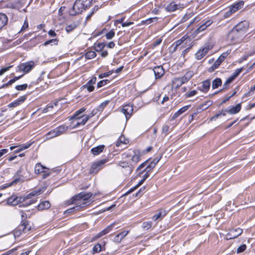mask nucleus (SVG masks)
Instances as JSON below:
<instances>
[{"instance_id": "b1692460", "label": "nucleus", "mask_w": 255, "mask_h": 255, "mask_svg": "<svg viewBox=\"0 0 255 255\" xmlns=\"http://www.w3.org/2000/svg\"><path fill=\"white\" fill-rule=\"evenodd\" d=\"M19 226H22L24 233H28L31 229V226L30 224V222L28 221L21 222V224L19 225Z\"/></svg>"}, {"instance_id": "e2e57ef3", "label": "nucleus", "mask_w": 255, "mask_h": 255, "mask_svg": "<svg viewBox=\"0 0 255 255\" xmlns=\"http://www.w3.org/2000/svg\"><path fill=\"white\" fill-rule=\"evenodd\" d=\"M190 107V105L185 106L180 109L178 111V113H179V114H182L183 113H184L185 111H186Z\"/></svg>"}, {"instance_id": "a211bd4d", "label": "nucleus", "mask_w": 255, "mask_h": 255, "mask_svg": "<svg viewBox=\"0 0 255 255\" xmlns=\"http://www.w3.org/2000/svg\"><path fill=\"white\" fill-rule=\"evenodd\" d=\"M241 109V104H238L235 107H230L225 110V112L231 115H234L239 113Z\"/></svg>"}, {"instance_id": "9d476101", "label": "nucleus", "mask_w": 255, "mask_h": 255, "mask_svg": "<svg viewBox=\"0 0 255 255\" xmlns=\"http://www.w3.org/2000/svg\"><path fill=\"white\" fill-rule=\"evenodd\" d=\"M249 27V23L247 21H243L237 24L234 28L237 30L243 32L245 35Z\"/></svg>"}, {"instance_id": "6e6552de", "label": "nucleus", "mask_w": 255, "mask_h": 255, "mask_svg": "<svg viewBox=\"0 0 255 255\" xmlns=\"http://www.w3.org/2000/svg\"><path fill=\"white\" fill-rule=\"evenodd\" d=\"M34 62L30 61L27 62L21 63L19 65L18 69L20 71H23L25 73H28L34 66Z\"/></svg>"}, {"instance_id": "3c124183", "label": "nucleus", "mask_w": 255, "mask_h": 255, "mask_svg": "<svg viewBox=\"0 0 255 255\" xmlns=\"http://www.w3.org/2000/svg\"><path fill=\"white\" fill-rule=\"evenodd\" d=\"M212 103H213L212 101H208L206 102L204 104H202V105H201L200 106L201 109H206L208 107H209L210 106H211Z\"/></svg>"}, {"instance_id": "72a5a7b5", "label": "nucleus", "mask_w": 255, "mask_h": 255, "mask_svg": "<svg viewBox=\"0 0 255 255\" xmlns=\"http://www.w3.org/2000/svg\"><path fill=\"white\" fill-rule=\"evenodd\" d=\"M23 228L22 226H20L19 225L13 231V235L15 238L19 237L22 233H23Z\"/></svg>"}, {"instance_id": "c85d7f7f", "label": "nucleus", "mask_w": 255, "mask_h": 255, "mask_svg": "<svg viewBox=\"0 0 255 255\" xmlns=\"http://www.w3.org/2000/svg\"><path fill=\"white\" fill-rule=\"evenodd\" d=\"M46 168L42 166L40 163H38L36 164L34 168L35 173L36 174H40L44 171Z\"/></svg>"}, {"instance_id": "aec40b11", "label": "nucleus", "mask_w": 255, "mask_h": 255, "mask_svg": "<svg viewBox=\"0 0 255 255\" xmlns=\"http://www.w3.org/2000/svg\"><path fill=\"white\" fill-rule=\"evenodd\" d=\"M243 1H240L238 2L233 4L230 7V12L234 13L238 10L242 8L244 6Z\"/></svg>"}, {"instance_id": "c9c22d12", "label": "nucleus", "mask_w": 255, "mask_h": 255, "mask_svg": "<svg viewBox=\"0 0 255 255\" xmlns=\"http://www.w3.org/2000/svg\"><path fill=\"white\" fill-rule=\"evenodd\" d=\"M86 110V109L84 108H82L80 109L79 110L76 111L75 113L74 114V116L71 118V119H75L76 120H79L81 117H79V115L80 114H82L84 113Z\"/></svg>"}, {"instance_id": "0e129e2a", "label": "nucleus", "mask_w": 255, "mask_h": 255, "mask_svg": "<svg viewBox=\"0 0 255 255\" xmlns=\"http://www.w3.org/2000/svg\"><path fill=\"white\" fill-rule=\"evenodd\" d=\"M155 165H154L152 162L147 166L146 168L144 170V171L149 172L151 169H153L155 167Z\"/></svg>"}, {"instance_id": "1a4fd4ad", "label": "nucleus", "mask_w": 255, "mask_h": 255, "mask_svg": "<svg viewBox=\"0 0 255 255\" xmlns=\"http://www.w3.org/2000/svg\"><path fill=\"white\" fill-rule=\"evenodd\" d=\"M212 46L209 44L205 45L202 48L198 50L195 54L196 58L197 60H201L203 58L208 52V51L211 49Z\"/></svg>"}, {"instance_id": "423d86ee", "label": "nucleus", "mask_w": 255, "mask_h": 255, "mask_svg": "<svg viewBox=\"0 0 255 255\" xmlns=\"http://www.w3.org/2000/svg\"><path fill=\"white\" fill-rule=\"evenodd\" d=\"M107 161L108 160L105 159L93 163L90 168V173L91 174L97 173L102 169V166L105 164Z\"/></svg>"}, {"instance_id": "a19ab883", "label": "nucleus", "mask_w": 255, "mask_h": 255, "mask_svg": "<svg viewBox=\"0 0 255 255\" xmlns=\"http://www.w3.org/2000/svg\"><path fill=\"white\" fill-rule=\"evenodd\" d=\"M158 19L157 17H154L152 18H149L146 20H145L143 22V24H149L152 22H156Z\"/></svg>"}, {"instance_id": "c756f323", "label": "nucleus", "mask_w": 255, "mask_h": 255, "mask_svg": "<svg viewBox=\"0 0 255 255\" xmlns=\"http://www.w3.org/2000/svg\"><path fill=\"white\" fill-rule=\"evenodd\" d=\"M118 165L123 168H128V171L129 173H131L133 170V168L132 167H130L128 163L126 161H120L118 163Z\"/></svg>"}, {"instance_id": "20e7f679", "label": "nucleus", "mask_w": 255, "mask_h": 255, "mask_svg": "<svg viewBox=\"0 0 255 255\" xmlns=\"http://www.w3.org/2000/svg\"><path fill=\"white\" fill-rule=\"evenodd\" d=\"M245 34L240 31L237 30L234 27L229 32L228 35V38L233 43L240 42L243 39Z\"/></svg>"}, {"instance_id": "a878e982", "label": "nucleus", "mask_w": 255, "mask_h": 255, "mask_svg": "<svg viewBox=\"0 0 255 255\" xmlns=\"http://www.w3.org/2000/svg\"><path fill=\"white\" fill-rule=\"evenodd\" d=\"M8 18L7 16L2 13H0V30L7 23Z\"/></svg>"}, {"instance_id": "052dcab7", "label": "nucleus", "mask_w": 255, "mask_h": 255, "mask_svg": "<svg viewBox=\"0 0 255 255\" xmlns=\"http://www.w3.org/2000/svg\"><path fill=\"white\" fill-rule=\"evenodd\" d=\"M169 127L168 125H164L162 127V133L166 135L169 133Z\"/></svg>"}, {"instance_id": "393cba45", "label": "nucleus", "mask_w": 255, "mask_h": 255, "mask_svg": "<svg viewBox=\"0 0 255 255\" xmlns=\"http://www.w3.org/2000/svg\"><path fill=\"white\" fill-rule=\"evenodd\" d=\"M105 148L104 145H100L91 149V152L95 155L99 154L102 152Z\"/></svg>"}, {"instance_id": "dca6fc26", "label": "nucleus", "mask_w": 255, "mask_h": 255, "mask_svg": "<svg viewBox=\"0 0 255 255\" xmlns=\"http://www.w3.org/2000/svg\"><path fill=\"white\" fill-rule=\"evenodd\" d=\"M115 223H113L109 226H108L106 229L101 231L100 233H99L95 237L94 239L93 240H95L99 238L106 235L109 232H110L112 230L114 226H115Z\"/></svg>"}, {"instance_id": "9b49d317", "label": "nucleus", "mask_w": 255, "mask_h": 255, "mask_svg": "<svg viewBox=\"0 0 255 255\" xmlns=\"http://www.w3.org/2000/svg\"><path fill=\"white\" fill-rule=\"evenodd\" d=\"M243 231L240 228L231 230L226 235L227 240H231L238 237L242 234Z\"/></svg>"}, {"instance_id": "6e6d98bb", "label": "nucleus", "mask_w": 255, "mask_h": 255, "mask_svg": "<svg viewBox=\"0 0 255 255\" xmlns=\"http://www.w3.org/2000/svg\"><path fill=\"white\" fill-rule=\"evenodd\" d=\"M151 222H145L142 224V227L146 230L150 229L152 226Z\"/></svg>"}, {"instance_id": "2eb2a0df", "label": "nucleus", "mask_w": 255, "mask_h": 255, "mask_svg": "<svg viewBox=\"0 0 255 255\" xmlns=\"http://www.w3.org/2000/svg\"><path fill=\"white\" fill-rule=\"evenodd\" d=\"M194 73L193 71L189 70L181 77H179L183 84L188 82L194 76Z\"/></svg>"}, {"instance_id": "f03ea898", "label": "nucleus", "mask_w": 255, "mask_h": 255, "mask_svg": "<svg viewBox=\"0 0 255 255\" xmlns=\"http://www.w3.org/2000/svg\"><path fill=\"white\" fill-rule=\"evenodd\" d=\"M93 0H76L70 11V14L76 15L81 13L90 7L93 4Z\"/></svg>"}, {"instance_id": "4d7b16f0", "label": "nucleus", "mask_w": 255, "mask_h": 255, "mask_svg": "<svg viewBox=\"0 0 255 255\" xmlns=\"http://www.w3.org/2000/svg\"><path fill=\"white\" fill-rule=\"evenodd\" d=\"M27 87V84H24L21 85H17L15 86V89L18 91H22L25 90Z\"/></svg>"}, {"instance_id": "e433bc0d", "label": "nucleus", "mask_w": 255, "mask_h": 255, "mask_svg": "<svg viewBox=\"0 0 255 255\" xmlns=\"http://www.w3.org/2000/svg\"><path fill=\"white\" fill-rule=\"evenodd\" d=\"M27 180V179H26L25 177H23V176L20 175L19 177L14 179L13 181L11 182L9 186L12 185L13 184H16L17 182H23Z\"/></svg>"}, {"instance_id": "603ef678", "label": "nucleus", "mask_w": 255, "mask_h": 255, "mask_svg": "<svg viewBox=\"0 0 255 255\" xmlns=\"http://www.w3.org/2000/svg\"><path fill=\"white\" fill-rule=\"evenodd\" d=\"M197 94V91L196 90H192L189 92H187L185 96L186 98H189L193 97Z\"/></svg>"}, {"instance_id": "39448f33", "label": "nucleus", "mask_w": 255, "mask_h": 255, "mask_svg": "<svg viewBox=\"0 0 255 255\" xmlns=\"http://www.w3.org/2000/svg\"><path fill=\"white\" fill-rule=\"evenodd\" d=\"M125 157L131 156V160L134 163H136L140 160V154L137 150H129L128 153L123 154Z\"/></svg>"}, {"instance_id": "ddd939ff", "label": "nucleus", "mask_w": 255, "mask_h": 255, "mask_svg": "<svg viewBox=\"0 0 255 255\" xmlns=\"http://www.w3.org/2000/svg\"><path fill=\"white\" fill-rule=\"evenodd\" d=\"M133 107L131 105L128 104L123 106L122 112L125 115L127 119L130 117L133 112Z\"/></svg>"}, {"instance_id": "5701e85b", "label": "nucleus", "mask_w": 255, "mask_h": 255, "mask_svg": "<svg viewBox=\"0 0 255 255\" xmlns=\"http://www.w3.org/2000/svg\"><path fill=\"white\" fill-rule=\"evenodd\" d=\"M167 214V212L165 210L160 209L159 210V212L157 214L154 215L152 217V220L156 221L158 220H161L164 217H165Z\"/></svg>"}, {"instance_id": "49530a36", "label": "nucleus", "mask_w": 255, "mask_h": 255, "mask_svg": "<svg viewBox=\"0 0 255 255\" xmlns=\"http://www.w3.org/2000/svg\"><path fill=\"white\" fill-rule=\"evenodd\" d=\"M102 250V246L100 244H97L93 248V254L99 253Z\"/></svg>"}, {"instance_id": "338daca9", "label": "nucleus", "mask_w": 255, "mask_h": 255, "mask_svg": "<svg viewBox=\"0 0 255 255\" xmlns=\"http://www.w3.org/2000/svg\"><path fill=\"white\" fill-rule=\"evenodd\" d=\"M83 88H86L89 92H92L94 90V87L93 85H88L87 86V84H85L83 86Z\"/></svg>"}, {"instance_id": "7ed1b4c3", "label": "nucleus", "mask_w": 255, "mask_h": 255, "mask_svg": "<svg viewBox=\"0 0 255 255\" xmlns=\"http://www.w3.org/2000/svg\"><path fill=\"white\" fill-rule=\"evenodd\" d=\"M91 192H82L75 195L72 198V202L76 205V207L84 208L87 203V201L92 197Z\"/></svg>"}, {"instance_id": "bf43d9fd", "label": "nucleus", "mask_w": 255, "mask_h": 255, "mask_svg": "<svg viewBox=\"0 0 255 255\" xmlns=\"http://www.w3.org/2000/svg\"><path fill=\"white\" fill-rule=\"evenodd\" d=\"M58 40L57 39H52L46 41L44 42V45L47 46L48 44H51L52 43H54V44H57Z\"/></svg>"}, {"instance_id": "79ce46f5", "label": "nucleus", "mask_w": 255, "mask_h": 255, "mask_svg": "<svg viewBox=\"0 0 255 255\" xmlns=\"http://www.w3.org/2000/svg\"><path fill=\"white\" fill-rule=\"evenodd\" d=\"M77 27V25L75 23H72L68 25L65 27V30L67 32H71L73 29Z\"/></svg>"}, {"instance_id": "4468645a", "label": "nucleus", "mask_w": 255, "mask_h": 255, "mask_svg": "<svg viewBox=\"0 0 255 255\" xmlns=\"http://www.w3.org/2000/svg\"><path fill=\"white\" fill-rule=\"evenodd\" d=\"M211 83L210 80H206L202 82L201 86H198L197 89L203 93H207L210 87Z\"/></svg>"}, {"instance_id": "5fc2aeb1", "label": "nucleus", "mask_w": 255, "mask_h": 255, "mask_svg": "<svg viewBox=\"0 0 255 255\" xmlns=\"http://www.w3.org/2000/svg\"><path fill=\"white\" fill-rule=\"evenodd\" d=\"M178 47L177 44L173 43L169 48V52L172 54L174 53Z\"/></svg>"}, {"instance_id": "bb28decb", "label": "nucleus", "mask_w": 255, "mask_h": 255, "mask_svg": "<svg viewBox=\"0 0 255 255\" xmlns=\"http://www.w3.org/2000/svg\"><path fill=\"white\" fill-rule=\"evenodd\" d=\"M51 205L49 201H44L40 203L38 206V210H43L49 209Z\"/></svg>"}, {"instance_id": "f3484780", "label": "nucleus", "mask_w": 255, "mask_h": 255, "mask_svg": "<svg viewBox=\"0 0 255 255\" xmlns=\"http://www.w3.org/2000/svg\"><path fill=\"white\" fill-rule=\"evenodd\" d=\"M213 21L212 19H208L203 22L196 30L197 33H199L201 31L205 30L208 27L213 23Z\"/></svg>"}, {"instance_id": "0eeeda50", "label": "nucleus", "mask_w": 255, "mask_h": 255, "mask_svg": "<svg viewBox=\"0 0 255 255\" xmlns=\"http://www.w3.org/2000/svg\"><path fill=\"white\" fill-rule=\"evenodd\" d=\"M184 7V4L182 3L176 4L175 2L172 1L165 6V9L168 12H173L177 9L181 10Z\"/></svg>"}, {"instance_id": "de8ad7c7", "label": "nucleus", "mask_w": 255, "mask_h": 255, "mask_svg": "<svg viewBox=\"0 0 255 255\" xmlns=\"http://www.w3.org/2000/svg\"><path fill=\"white\" fill-rule=\"evenodd\" d=\"M115 33L113 30H111L109 32L107 33L105 35V37L107 39H112L115 36Z\"/></svg>"}, {"instance_id": "c03bdc74", "label": "nucleus", "mask_w": 255, "mask_h": 255, "mask_svg": "<svg viewBox=\"0 0 255 255\" xmlns=\"http://www.w3.org/2000/svg\"><path fill=\"white\" fill-rule=\"evenodd\" d=\"M235 79H234L233 77H232V76L230 77L229 78H228L225 83H224V88L222 90L217 92H216L215 93V94H216L217 93H218L219 92H220V91H222L223 89H226V86L229 84H230L231 82H232Z\"/></svg>"}, {"instance_id": "2f4dec72", "label": "nucleus", "mask_w": 255, "mask_h": 255, "mask_svg": "<svg viewBox=\"0 0 255 255\" xmlns=\"http://www.w3.org/2000/svg\"><path fill=\"white\" fill-rule=\"evenodd\" d=\"M222 83V80L220 78H217L213 81L212 87L213 89H215L220 86Z\"/></svg>"}, {"instance_id": "7c9ffc66", "label": "nucleus", "mask_w": 255, "mask_h": 255, "mask_svg": "<svg viewBox=\"0 0 255 255\" xmlns=\"http://www.w3.org/2000/svg\"><path fill=\"white\" fill-rule=\"evenodd\" d=\"M144 181H145V180L142 178V179L140 181L138 182V183H137V184L136 186H135L133 187L130 189L128 191H127L126 193L124 194V196L128 195L130 193H131V192H132L133 191H134L139 186H140L141 184H142Z\"/></svg>"}, {"instance_id": "f704fd0d", "label": "nucleus", "mask_w": 255, "mask_h": 255, "mask_svg": "<svg viewBox=\"0 0 255 255\" xmlns=\"http://www.w3.org/2000/svg\"><path fill=\"white\" fill-rule=\"evenodd\" d=\"M55 129L58 134L60 135L68 129V127L65 125H61Z\"/></svg>"}, {"instance_id": "412c9836", "label": "nucleus", "mask_w": 255, "mask_h": 255, "mask_svg": "<svg viewBox=\"0 0 255 255\" xmlns=\"http://www.w3.org/2000/svg\"><path fill=\"white\" fill-rule=\"evenodd\" d=\"M188 37L187 36H186V35H184L180 39L174 42L176 45L179 47L181 46L180 48H184L185 47V45L186 44L188 40Z\"/></svg>"}, {"instance_id": "4be33fe9", "label": "nucleus", "mask_w": 255, "mask_h": 255, "mask_svg": "<svg viewBox=\"0 0 255 255\" xmlns=\"http://www.w3.org/2000/svg\"><path fill=\"white\" fill-rule=\"evenodd\" d=\"M128 231H124L117 235L113 239V241L116 243H120L121 241L128 234Z\"/></svg>"}, {"instance_id": "ea45409f", "label": "nucleus", "mask_w": 255, "mask_h": 255, "mask_svg": "<svg viewBox=\"0 0 255 255\" xmlns=\"http://www.w3.org/2000/svg\"><path fill=\"white\" fill-rule=\"evenodd\" d=\"M106 45L105 43H98L95 46V50L97 52H100L104 49Z\"/></svg>"}, {"instance_id": "13d9d810", "label": "nucleus", "mask_w": 255, "mask_h": 255, "mask_svg": "<svg viewBox=\"0 0 255 255\" xmlns=\"http://www.w3.org/2000/svg\"><path fill=\"white\" fill-rule=\"evenodd\" d=\"M243 69V68L237 69L231 76L235 79V78L242 72Z\"/></svg>"}, {"instance_id": "69168bd1", "label": "nucleus", "mask_w": 255, "mask_h": 255, "mask_svg": "<svg viewBox=\"0 0 255 255\" xmlns=\"http://www.w3.org/2000/svg\"><path fill=\"white\" fill-rule=\"evenodd\" d=\"M81 118H82V119L80 123L81 125H84L88 120V118L86 117V115H83Z\"/></svg>"}, {"instance_id": "f257e3e1", "label": "nucleus", "mask_w": 255, "mask_h": 255, "mask_svg": "<svg viewBox=\"0 0 255 255\" xmlns=\"http://www.w3.org/2000/svg\"><path fill=\"white\" fill-rule=\"evenodd\" d=\"M41 194L40 191H35L31 192L26 196L24 197H20L19 200L18 198H14L10 197L7 199V203L9 205L14 206L17 205L18 202H21V206H28L35 202L36 200L32 199L33 196H38ZM21 206V205H20Z\"/></svg>"}, {"instance_id": "37998d69", "label": "nucleus", "mask_w": 255, "mask_h": 255, "mask_svg": "<svg viewBox=\"0 0 255 255\" xmlns=\"http://www.w3.org/2000/svg\"><path fill=\"white\" fill-rule=\"evenodd\" d=\"M47 135L48 138H51L59 136V134H58V133H57L56 129L55 128L54 129L48 132Z\"/></svg>"}, {"instance_id": "473e14b6", "label": "nucleus", "mask_w": 255, "mask_h": 255, "mask_svg": "<svg viewBox=\"0 0 255 255\" xmlns=\"http://www.w3.org/2000/svg\"><path fill=\"white\" fill-rule=\"evenodd\" d=\"M128 139H126L125 136L123 135H121L119 138L118 141L116 142V146H120L122 144H126L128 143Z\"/></svg>"}, {"instance_id": "f8f14e48", "label": "nucleus", "mask_w": 255, "mask_h": 255, "mask_svg": "<svg viewBox=\"0 0 255 255\" xmlns=\"http://www.w3.org/2000/svg\"><path fill=\"white\" fill-rule=\"evenodd\" d=\"M155 78L156 79H160L164 74L165 71L162 66H157L153 69Z\"/></svg>"}, {"instance_id": "774afa93", "label": "nucleus", "mask_w": 255, "mask_h": 255, "mask_svg": "<svg viewBox=\"0 0 255 255\" xmlns=\"http://www.w3.org/2000/svg\"><path fill=\"white\" fill-rule=\"evenodd\" d=\"M109 103V101H105L104 102L102 103L99 107H98V110L100 111V110H102L104 108H105L107 105V104H108Z\"/></svg>"}, {"instance_id": "58836bf2", "label": "nucleus", "mask_w": 255, "mask_h": 255, "mask_svg": "<svg viewBox=\"0 0 255 255\" xmlns=\"http://www.w3.org/2000/svg\"><path fill=\"white\" fill-rule=\"evenodd\" d=\"M96 56V53L93 51H90L85 54V58L87 59H91Z\"/></svg>"}, {"instance_id": "864d4df0", "label": "nucleus", "mask_w": 255, "mask_h": 255, "mask_svg": "<svg viewBox=\"0 0 255 255\" xmlns=\"http://www.w3.org/2000/svg\"><path fill=\"white\" fill-rule=\"evenodd\" d=\"M228 55V52L223 53L217 60H218L219 61L222 63L225 59V58L227 57Z\"/></svg>"}, {"instance_id": "4c0bfd02", "label": "nucleus", "mask_w": 255, "mask_h": 255, "mask_svg": "<svg viewBox=\"0 0 255 255\" xmlns=\"http://www.w3.org/2000/svg\"><path fill=\"white\" fill-rule=\"evenodd\" d=\"M221 63L220 61H219L218 60H217L215 62L214 64L209 68L208 71L209 72H213L216 69H217V68L219 67V66L220 65Z\"/></svg>"}, {"instance_id": "8fccbe9b", "label": "nucleus", "mask_w": 255, "mask_h": 255, "mask_svg": "<svg viewBox=\"0 0 255 255\" xmlns=\"http://www.w3.org/2000/svg\"><path fill=\"white\" fill-rule=\"evenodd\" d=\"M109 83H110V81L109 80L106 79V80H101L98 83L97 87H98V88H101Z\"/></svg>"}, {"instance_id": "680f3d73", "label": "nucleus", "mask_w": 255, "mask_h": 255, "mask_svg": "<svg viewBox=\"0 0 255 255\" xmlns=\"http://www.w3.org/2000/svg\"><path fill=\"white\" fill-rule=\"evenodd\" d=\"M246 249V245L245 244H243L240 247H239L237 250V252L238 253H240L244 252Z\"/></svg>"}, {"instance_id": "09e8293b", "label": "nucleus", "mask_w": 255, "mask_h": 255, "mask_svg": "<svg viewBox=\"0 0 255 255\" xmlns=\"http://www.w3.org/2000/svg\"><path fill=\"white\" fill-rule=\"evenodd\" d=\"M226 112H225V110H222L221 112H219L218 114H216V115H215L214 116H213V117L211 118V121H213V120H216L219 116L222 115L223 116H226Z\"/></svg>"}, {"instance_id": "a18cd8bd", "label": "nucleus", "mask_w": 255, "mask_h": 255, "mask_svg": "<svg viewBox=\"0 0 255 255\" xmlns=\"http://www.w3.org/2000/svg\"><path fill=\"white\" fill-rule=\"evenodd\" d=\"M31 145V143H28L26 144H23L21 145L20 147H18V148L15 150L16 152H19L22 150L25 149L29 147Z\"/></svg>"}, {"instance_id": "cd10ccee", "label": "nucleus", "mask_w": 255, "mask_h": 255, "mask_svg": "<svg viewBox=\"0 0 255 255\" xmlns=\"http://www.w3.org/2000/svg\"><path fill=\"white\" fill-rule=\"evenodd\" d=\"M183 83L181 81L179 77L175 78L172 80V85L173 87H174L175 89H178L180 87H181L183 85Z\"/></svg>"}, {"instance_id": "6ab92c4d", "label": "nucleus", "mask_w": 255, "mask_h": 255, "mask_svg": "<svg viewBox=\"0 0 255 255\" xmlns=\"http://www.w3.org/2000/svg\"><path fill=\"white\" fill-rule=\"evenodd\" d=\"M26 95L20 97L19 98H18V99L15 100L13 102L10 103L8 105V107L9 108H13V107H17L18 105H19L21 103H23L26 100Z\"/></svg>"}]
</instances>
